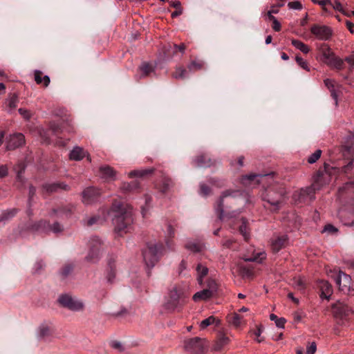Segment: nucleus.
<instances>
[{
  "label": "nucleus",
  "mask_w": 354,
  "mask_h": 354,
  "mask_svg": "<svg viewBox=\"0 0 354 354\" xmlns=\"http://www.w3.org/2000/svg\"><path fill=\"white\" fill-rule=\"evenodd\" d=\"M328 163H324V168L319 169L313 176V184L299 191L295 192L293 194V200L296 203H306L315 199V194L323 185L329 183V174Z\"/></svg>",
  "instance_id": "1"
},
{
  "label": "nucleus",
  "mask_w": 354,
  "mask_h": 354,
  "mask_svg": "<svg viewBox=\"0 0 354 354\" xmlns=\"http://www.w3.org/2000/svg\"><path fill=\"white\" fill-rule=\"evenodd\" d=\"M112 223L114 225V231L119 236L127 233L133 222L132 208L123 202L115 201L112 203Z\"/></svg>",
  "instance_id": "2"
},
{
  "label": "nucleus",
  "mask_w": 354,
  "mask_h": 354,
  "mask_svg": "<svg viewBox=\"0 0 354 354\" xmlns=\"http://www.w3.org/2000/svg\"><path fill=\"white\" fill-rule=\"evenodd\" d=\"M240 194L238 190H226L223 192L217 202L216 211L220 220L225 218H234L240 214L236 209L231 210L232 205L236 201V197Z\"/></svg>",
  "instance_id": "3"
},
{
  "label": "nucleus",
  "mask_w": 354,
  "mask_h": 354,
  "mask_svg": "<svg viewBox=\"0 0 354 354\" xmlns=\"http://www.w3.org/2000/svg\"><path fill=\"white\" fill-rule=\"evenodd\" d=\"M286 194L283 185L274 183L266 187L261 194L262 200L270 205V210L277 212L280 209V205L283 201Z\"/></svg>",
  "instance_id": "4"
},
{
  "label": "nucleus",
  "mask_w": 354,
  "mask_h": 354,
  "mask_svg": "<svg viewBox=\"0 0 354 354\" xmlns=\"http://www.w3.org/2000/svg\"><path fill=\"white\" fill-rule=\"evenodd\" d=\"M164 246L162 243H149L142 250L144 261L148 268H153L162 255Z\"/></svg>",
  "instance_id": "5"
},
{
  "label": "nucleus",
  "mask_w": 354,
  "mask_h": 354,
  "mask_svg": "<svg viewBox=\"0 0 354 354\" xmlns=\"http://www.w3.org/2000/svg\"><path fill=\"white\" fill-rule=\"evenodd\" d=\"M88 252L85 259L91 263H96L104 251L103 241L97 236H92L88 243Z\"/></svg>",
  "instance_id": "6"
},
{
  "label": "nucleus",
  "mask_w": 354,
  "mask_h": 354,
  "mask_svg": "<svg viewBox=\"0 0 354 354\" xmlns=\"http://www.w3.org/2000/svg\"><path fill=\"white\" fill-rule=\"evenodd\" d=\"M354 155V134H350L344 145L335 147L332 152L331 159L337 160L342 158L348 159Z\"/></svg>",
  "instance_id": "7"
},
{
  "label": "nucleus",
  "mask_w": 354,
  "mask_h": 354,
  "mask_svg": "<svg viewBox=\"0 0 354 354\" xmlns=\"http://www.w3.org/2000/svg\"><path fill=\"white\" fill-rule=\"evenodd\" d=\"M183 291L177 287H174L169 292V297L165 304L166 309L170 311L179 310L185 303Z\"/></svg>",
  "instance_id": "8"
},
{
  "label": "nucleus",
  "mask_w": 354,
  "mask_h": 354,
  "mask_svg": "<svg viewBox=\"0 0 354 354\" xmlns=\"http://www.w3.org/2000/svg\"><path fill=\"white\" fill-rule=\"evenodd\" d=\"M185 48L186 46L184 44H181L179 46L171 44L165 45L159 53L158 60L160 62L170 60L178 52L183 54Z\"/></svg>",
  "instance_id": "9"
},
{
  "label": "nucleus",
  "mask_w": 354,
  "mask_h": 354,
  "mask_svg": "<svg viewBox=\"0 0 354 354\" xmlns=\"http://www.w3.org/2000/svg\"><path fill=\"white\" fill-rule=\"evenodd\" d=\"M205 339L194 337L185 342V349L191 353L204 354L207 347Z\"/></svg>",
  "instance_id": "10"
},
{
  "label": "nucleus",
  "mask_w": 354,
  "mask_h": 354,
  "mask_svg": "<svg viewBox=\"0 0 354 354\" xmlns=\"http://www.w3.org/2000/svg\"><path fill=\"white\" fill-rule=\"evenodd\" d=\"M59 304L71 310H80L83 309L84 305L82 302L73 299L71 296L67 295H62L59 297L58 299Z\"/></svg>",
  "instance_id": "11"
},
{
  "label": "nucleus",
  "mask_w": 354,
  "mask_h": 354,
  "mask_svg": "<svg viewBox=\"0 0 354 354\" xmlns=\"http://www.w3.org/2000/svg\"><path fill=\"white\" fill-rule=\"evenodd\" d=\"M101 195L100 191L94 187H89L84 189L82 193V203L86 205H90L98 200Z\"/></svg>",
  "instance_id": "12"
},
{
  "label": "nucleus",
  "mask_w": 354,
  "mask_h": 354,
  "mask_svg": "<svg viewBox=\"0 0 354 354\" xmlns=\"http://www.w3.org/2000/svg\"><path fill=\"white\" fill-rule=\"evenodd\" d=\"M332 310L334 316L336 318L340 319H346L348 317L349 315L353 313V310L348 305L340 301H337V303L333 304Z\"/></svg>",
  "instance_id": "13"
},
{
  "label": "nucleus",
  "mask_w": 354,
  "mask_h": 354,
  "mask_svg": "<svg viewBox=\"0 0 354 354\" xmlns=\"http://www.w3.org/2000/svg\"><path fill=\"white\" fill-rule=\"evenodd\" d=\"M41 188L43 192L48 194L57 193L61 191H69L71 189L68 185L62 182L44 183L42 185Z\"/></svg>",
  "instance_id": "14"
},
{
  "label": "nucleus",
  "mask_w": 354,
  "mask_h": 354,
  "mask_svg": "<svg viewBox=\"0 0 354 354\" xmlns=\"http://www.w3.org/2000/svg\"><path fill=\"white\" fill-rule=\"evenodd\" d=\"M273 175V172L268 174H252L243 176L241 182L245 187L250 186L252 184L260 183L263 178H272Z\"/></svg>",
  "instance_id": "15"
},
{
  "label": "nucleus",
  "mask_w": 354,
  "mask_h": 354,
  "mask_svg": "<svg viewBox=\"0 0 354 354\" xmlns=\"http://www.w3.org/2000/svg\"><path fill=\"white\" fill-rule=\"evenodd\" d=\"M310 30L312 33L320 39L327 40L332 35L330 28L321 24H314Z\"/></svg>",
  "instance_id": "16"
},
{
  "label": "nucleus",
  "mask_w": 354,
  "mask_h": 354,
  "mask_svg": "<svg viewBox=\"0 0 354 354\" xmlns=\"http://www.w3.org/2000/svg\"><path fill=\"white\" fill-rule=\"evenodd\" d=\"M55 337V328L47 324H42L38 328V338L46 342H50Z\"/></svg>",
  "instance_id": "17"
},
{
  "label": "nucleus",
  "mask_w": 354,
  "mask_h": 354,
  "mask_svg": "<svg viewBox=\"0 0 354 354\" xmlns=\"http://www.w3.org/2000/svg\"><path fill=\"white\" fill-rule=\"evenodd\" d=\"M25 143V137L22 133H17L11 135L6 143L8 150H13L21 147Z\"/></svg>",
  "instance_id": "18"
},
{
  "label": "nucleus",
  "mask_w": 354,
  "mask_h": 354,
  "mask_svg": "<svg viewBox=\"0 0 354 354\" xmlns=\"http://www.w3.org/2000/svg\"><path fill=\"white\" fill-rule=\"evenodd\" d=\"M68 157L71 160L75 161L82 160L84 157H86L89 162L91 161V158L88 153L82 147L78 146L73 147V149L69 153Z\"/></svg>",
  "instance_id": "19"
},
{
  "label": "nucleus",
  "mask_w": 354,
  "mask_h": 354,
  "mask_svg": "<svg viewBox=\"0 0 354 354\" xmlns=\"http://www.w3.org/2000/svg\"><path fill=\"white\" fill-rule=\"evenodd\" d=\"M213 160L207 154H201L196 157L193 160V165L197 167H209L213 165Z\"/></svg>",
  "instance_id": "20"
},
{
  "label": "nucleus",
  "mask_w": 354,
  "mask_h": 354,
  "mask_svg": "<svg viewBox=\"0 0 354 354\" xmlns=\"http://www.w3.org/2000/svg\"><path fill=\"white\" fill-rule=\"evenodd\" d=\"M288 244L287 235L279 236L272 240L271 248L273 252L277 253Z\"/></svg>",
  "instance_id": "21"
},
{
  "label": "nucleus",
  "mask_w": 354,
  "mask_h": 354,
  "mask_svg": "<svg viewBox=\"0 0 354 354\" xmlns=\"http://www.w3.org/2000/svg\"><path fill=\"white\" fill-rule=\"evenodd\" d=\"M74 208V205L71 204L63 205L57 208H54L52 209L50 216L55 215L59 217L63 216H68L72 214Z\"/></svg>",
  "instance_id": "22"
},
{
  "label": "nucleus",
  "mask_w": 354,
  "mask_h": 354,
  "mask_svg": "<svg viewBox=\"0 0 354 354\" xmlns=\"http://www.w3.org/2000/svg\"><path fill=\"white\" fill-rule=\"evenodd\" d=\"M335 281L339 289L344 290V288L348 289L350 288L351 279L348 274L339 272Z\"/></svg>",
  "instance_id": "23"
},
{
  "label": "nucleus",
  "mask_w": 354,
  "mask_h": 354,
  "mask_svg": "<svg viewBox=\"0 0 354 354\" xmlns=\"http://www.w3.org/2000/svg\"><path fill=\"white\" fill-rule=\"evenodd\" d=\"M319 288L321 291L320 297L329 299V297L333 293L332 286L328 281L322 280L319 283Z\"/></svg>",
  "instance_id": "24"
},
{
  "label": "nucleus",
  "mask_w": 354,
  "mask_h": 354,
  "mask_svg": "<svg viewBox=\"0 0 354 354\" xmlns=\"http://www.w3.org/2000/svg\"><path fill=\"white\" fill-rule=\"evenodd\" d=\"M120 188L125 194L133 193L140 190V185L139 181L133 180L131 183H123Z\"/></svg>",
  "instance_id": "25"
},
{
  "label": "nucleus",
  "mask_w": 354,
  "mask_h": 354,
  "mask_svg": "<svg viewBox=\"0 0 354 354\" xmlns=\"http://www.w3.org/2000/svg\"><path fill=\"white\" fill-rule=\"evenodd\" d=\"M50 223L46 220H40L29 226V229L33 231H40L45 233L49 232Z\"/></svg>",
  "instance_id": "26"
},
{
  "label": "nucleus",
  "mask_w": 354,
  "mask_h": 354,
  "mask_svg": "<svg viewBox=\"0 0 354 354\" xmlns=\"http://www.w3.org/2000/svg\"><path fill=\"white\" fill-rule=\"evenodd\" d=\"M174 185L172 180L165 175L162 176V180L156 185V188L162 194L167 193Z\"/></svg>",
  "instance_id": "27"
},
{
  "label": "nucleus",
  "mask_w": 354,
  "mask_h": 354,
  "mask_svg": "<svg viewBox=\"0 0 354 354\" xmlns=\"http://www.w3.org/2000/svg\"><path fill=\"white\" fill-rule=\"evenodd\" d=\"M229 342L230 339L225 335V334L222 332L218 333L217 339L214 346V350L221 351L225 345L229 343Z\"/></svg>",
  "instance_id": "28"
},
{
  "label": "nucleus",
  "mask_w": 354,
  "mask_h": 354,
  "mask_svg": "<svg viewBox=\"0 0 354 354\" xmlns=\"http://www.w3.org/2000/svg\"><path fill=\"white\" fill-rule=\"evenodd\" d=\"M43 73L39 70H35L34 71V80L37 84H43L44 87H47L50 82V77L48 75H44L42 77Z\"/></svg>",
  "instance_id": "29"
},
{
  "label": "nucleus",
  "mask_w": 354,
  "mask_h": 354,
  "mask_svg": "<svg viewBox=\"0 0 354 354\" xmlns=\"http://www.w3.org/2000/svg\"><path fill=\"white\" fill-rule=\"evenodd\" d=\"M153 171H154L153 168H148V169H140V170H139V169L133 170L129 172V176L130 178H136V177L145 178L149 176H151L153 173Z\"/></svg>",
  "instance_id": "30"
},
{
  "label": "nucleus",
  "mask_w": 354,
  "mask_h": 354,
  "mask_svg": "<svg viewBox=\"0 0 354 354\" xmlns=\"http://www.w3.org/2000/svg\"><path fill=\"white\" fill-rule=\"evenodd\" d=\"M155 67L150 63L143 62L139 67L141 77L149 76L154 72Z\"/></svg>",
  "instance_id": "31"
},
{
  "label": "nucleus",
  "mask_w": 354,
  "mask_h": 354,
  "mask_svg": "<svg viewBox=\"0 0 354 354\" xmlns=\"http://www.w3.org/2000/svg\"><path fill=\"white\" fill-rule=\"evenodd\" d=\"M220 324L221 321L219 319L216 318L214 316H210L201 322L200 327L201 329H205L207 326L211 325H215L216 326H218Z\"/></svg>",
  "instance_id": "32"
},
{
  "label": "nucleus",
  "mask_w": 354,
  "mask_h": 354,
  "mask_svg": "<svg viewBox=\"0 0 354 354\" xmlns=\"http://www.w3.org/2000/svg\"><path fill=\"white\" fill-rule=\"evenodd\" d=\"M319 51L322 53L326 63V61H329L335 55L334 53L331 51L330 47L326 44H323L320 46Z\"/></svg>",
  "instance_id": "33"
},
{
  "label": "nucleus",
  "mask_w": 354,
  "mask_h": 354,
  "mask_svg": "<svg viewBox=\"0 0 354 354\" xmlns=\"http://www.w3.org/2000/svg\"><path fill=\"white\" fill-rule=\"evenodd\" d=\"M213 293L210 292L207 288L203 290L197 292L193 297L194 301L204 300L209 299L213 296Z\"/></svg>",
  "instance_id": "34"
},
{
  "label": "nucleus",
  "mask_w": 354,
  "mask_h": 354,
  "mask_svg": "<svg viewBox=\"0 0 354 354\" xmlns=\"http://www.w3.org/2000/svg\"><path fill=\"white\" fill-rule=\"evenodd\" d=\"M324 84L330 90V95L335 100V104H337V93L335 89L336 84L335 81L330 79H326L324 80Z\"/></svg>",
  "instance_id": "35"
},
{
  "label": "nucleus",
  "mask_w": 354,
  "mask_h": 354,
  "mask_svg": "<svg viewBox=\"0 0 354 354\" xmlns=\"http://www.w3.org/2000/svg\"><path fill=\"white\" fill-rule=\"evenodd\" d=\"M26 166L24 162H19L14 168L17 172V181L23 184L24 183V178L22 176V174L24 172Z\"/></svg>",
  "instance_id": "36"
},
{
  "label": "nucleus",
  "mask_w": 354,
  "mask_h": 354,
  "mask_svg": "<svg viewBox=\"0 0 354 354\" xmlns=\"http://www.w3.org/2000/svg\"><path fill=\"white\" fill-rule=\"evenodd\" d=\"M326 64L337 70L343 68L344 65V60L337 57L335 55H334L329 61H326Z\"/></svg>",
  "instance_id": "37"
},
{
  "label": "nucleus",
  "mask_w": 354,
  "mask_h": 354,
  "mask_svg": "<svg viewBox=\"0 0 354 354\" xmlns=\"http://www.w3.org/2000/svg\"><path fill=\"white\" fill-rule=\"evenodd\" d=\"M196 272L198 274V282L200 285L203 284V278L208 273V268L201 263H198L196 267Z\"/></svg>",
  "instance_id": "38"
},
{
  "label": "nucleus",
  "mask_w": 354,
  "mask_h": 354,
  "mask_svg": "<svg viewBox=\"0 0 354 354\" xmlns=\"http://www.w3.org/2000/svg\"><path fill=\"white\" fill-rule=\"evenodd\" d=\"M185 248L193 252H200L203 248V245L200 242L188 241L185 244Z\"/></svg>",
  "instance_id": "39"
},
{
  "label": "nucleus",
  "mask_w": 354,
  "mask_h": 354,
  "mask_svg": "<svg viewBox=\"0 0 354 354\" xmlns=\"http://www.w3.org/2000/svg\"><path fill=\"white\" fill-rule=\"evenodd\" d=\"M242 317L237 313L229 315L227 317V320L229 324L234 325L236 327H239L241 325V320Z\"/></svg>",
  "instance_id": "40"
},
{
  "label": "nucleus",
  "mask_w": 354,
  "mask_h": 354,
  "mask_svg": "<svg viewBox=\"0 0 354 354\" xmlns=\"http://www.w3.org/2000/svg\"><path fill=\"white\" fill-rule=\"evenodd\" d=\"M266 258V254L265 252H257L254 254L252 257L245 258L244 260L248 262L255 261L261 263Z\"/></svg>",
  "instance_id": "41"
},
{
  "label": "nucleus",
  "mask_w": 354,
  "mask_h": 354,
  "mask_svg": "<svg viewBox=\"0 0 354 354\" xmlns=\"http://www.w3.org/2000/svg\"><path fill=\"white\" fill-rule=\"evenodd\" d=\"M222 245L225 248H229L232 250H238V244L234 239H227L222 241Z\"/></svg>",
  "instance_id": "42"
},
{
  "label": "nucleus",
  "mask_w": 354,
  "mask_h": 354,
  "mask_svg": "<svg viewBox=\"0 0 354 354\" xmlns=\"http://www.w3.org/2000/svg\"><path fill=\"white\" fill-rule=\"evenodd\" d=\"M292 44L297 48L299 49L304 53H308L309 51V48L308 47V46L299 40L292 39Z\"/></svg>",
  "instance_id": "43"
},
{
  "label": "nucleus",
  "mask_w": 354,
  "mask_h": 354,
  "mask_svg": "<svg viewBox=\"0 0 354 354\" xmlns=\"http://www.w3.org/2000/svg\"><path fill=\"white\" fill-rule=\"evenodd\" d=\"M73 264H66L61 270L60 274L62 279H66L73 270Z\"/></svg>",
  "instance_id": "44"
},
{
  "label": "nucleus",
  "mask_w": 354,
  "mask_h": 354,
  "mask_svg": "<svg viewBox=\"0 0 354 354\" xmlns=\"http://www.w3.org/2000/svg\"><path fill=\"white\" fill-rule=\"evenodd\" d=\"M106 220V217L105 216H104L103 218L100 217V216H94L88 219L87 225L91 226L96 223L102 224Z\"/></svg>",
  "instance_id": "45"
},
{
  "label": "nucleus",
  "mask_w": 354,
  "mask_h": 354,
  "mask_svg": "<svg viewBox=\"0 0 354 354\" xmlns=\"http://www.w3.org/2000/svg\"><path fill=\"white\" fill-rule=\"evenodd\" d=\"M239 232L243 235L245 241L248 240L249 235L247 230V220L244 218H242V224L239 226Z\"/></svg>",
  "instance_id": "46"
},
{
  "label": "nucleus",
  "mask_w": 354,
  "mask_h": 354,
  "mask_svg": "<svg viewBox=\"0 0 354 354\" xmlns=\"http://www.w3.org/2000/svg\"><path fill=\"white\" fill-rule=\"evenodd\" d=\"M187 71L183 67H177L176 71L172 73V77L176 79H184Z\"/></svg>",
  "instance_id": "47"
},
{
  "label": "nucleus",
  "mask_w": 354,
  "mask_h": 354,
  "mask_svg": "<svg viewBox=\"0 0 354 354\" xmlns=\"http://www.w3.org/2000/svg\"><path fill=\"white\" fill-rule=\"evenodd\" d=\"M64 230L63 225L59 222H55L53 224H50L49 232H52L55 234H59Z\"/></svg>",
  "instance_id": "48"
},
{
  "label": "nucleus",
  "mask_w": 354,
  "mask_h": 354,
  "mask_svg": "<svg viewBox=\"0 0 354 354\" xmlns=\"http://www.w3.org/2000/svg\"><path fill=\"white\" fill-rule=\"evenodd\" d=\"M203 66V62L202 61L194 60L188 65V69L190 71H195L201 69Z\"/></svg>",
  "instance_id": "49"
},
{
  "label": "nucleus",
  "mask_w": 354,
  "mask_h": 354,
  "mask_svg": "<svg viewBox=\"0 0 354 354\" xmlns=\"http://www.w3.org/2000/svg\"><path fill=\"white\" fill-rule=\"evenodd\" d=\"M322 150L317 149L313 154H311L308 158V162L310 164L315 163L321 156Z\"/></svg>",
  "instance_id": "50"
},
{
  "label": "nucleus",
  "mask_w": 354,
  "mask_h": 354,
  "mask_svg": "<svg viewBox=\"0 0 354 354\" xmlns=\"http://www.w3.org/2000/svg\"><path fill=\"white\" fill-rule=\"evenodd\" d=\"M99 171L101 178H102L106 179L111 176V168L109 166L101 167Z\"/></svg>",
  "instance_id": "51"
},
{
  "label": "nucleus",
  "mask_w": 354,
  "mask_h": 354,
  "mask_svg": "<svg viewBox=\"0 0 354 354\" xmlns=\"http://www.w3.org/2000/svg\"><path fill=\"white\" fill-rule=\"evenodd\" d=\"M209 290L213 294L216 293L218 286L215 280L214 279H208L207 281V287Z\"/></svg>",
  "instance_id": "52"
},
{
  "label": "nucleus",
  "mask_w": 354,
  "mask_h": 354,
  "mask_svg": "<svg viewBox=\"0 0 354 354\" xmlns=\"http://www.w3.org/2000/svg\"><path fill=\"white\" fill-rule=\"evenodd\" d=\"M338 230L337 227L331 224H327L324 226L322 233H327L328 234H335L337 232Z\"/></svg>",
  "instance_id": "53"
},
{
  "label": "nucleus",
  "mask_w": 354,
  "mask_h": 354,
  "mask_svg": "<svg viewBox=\"0 0 354 354\" xmlns=\"http://www.w3.org/2000/svg\"><path fill=\"white\" fill-rule=\"evenodd\" d=\"M17 212V209L7 210L1 214V220H7L13 217Z\"/></svg>",
  "instance_id": "54"
},
{
  "label": "nucleus",
  "mask_w": 354,
  "mask_h": 354,
  "mask_svg": "<svg viewBox=\"0 0 354 354\" xmlns=\"http://www.w3.org/2000/svg\"><path fill=\"white\" fill-rule=\"evenodd\" d=\"M296 62L298 64V65H299L300 67H301L303 69L306 70L308 71H310V67L308 66V62L304 60L302 57L297 56Z\"/></svg>",
  "instance_id": "55"
},
{
  "label": "nucleus",
  "mask_w": 354,
  "mask_h": 354,
  "mask_svg": "<svg viewBox=\"0 0 354 354\" xmlns=\"http://www.w3.org/2000/svg\"><path fill=\"white\" fill-rule=\"evenodd\" d=\"M36 193V188L33 185L29 186L28 204L31 206L32 201Z\"/></svg>",
  "instance_id": "56"
},
{
  "label": "nucleus",
  "mask_w": 354,
  "mask_h": 354,
  "mask_svg": "<svg viewBox=\"0 0 354 354\" xmlns=\"http://www.w3.org/2000/svg\"><path fill=\"white\" fill-rule=\"evenodd\" d=\"M210 188L204 183L200 185V194L204 196H207L210 193Z\"/></svg>",
  "instance_id": "57"
},
{
  "label": "nucleus",
  "mask_w": 354,
  "mask_h": 354,
  "mask_svg": "<svg viewBox=\"0 0 354 354\" xmlns=\"http://www.w3.org/2000/svg\"><path fill=\"white\" fill-rule=\"evenodd\" d=\"M50 129L53 131L55 134H58L61 132V127L60 125L55 122H51L50 123Z\"/></svg>",
  "instance_id": "58"
},
{
  "label": "nucleus",
  "mask_w": 354,
  "mask_h": 354,
  "mask_svg": "<svg viewBox=\"0 0 354 354\" xmlns=\"http://www.w3.org/2000/svg\"><path fill=\"white\" fill-rule=\"evenodd\" d=\"M19 114L26 120H28L30 119L32 114L29 110L20 108L18 110Z\"/></svg>",
  "instance_id": "59"
},
{
  "label": "nucleus",
  "mask_w": 354,
  "mask_h": 354,
  "mask_svg": "<svg viewBox=\"0 0 354 354\" xmlns=\"http://www.w3.org/2000/svg\"><path fill=\"white\" fill-rule=\"evenodd\" d=\"M112 348L116 349L119 352H124L125 351L124 345L118 341L112 342Z\"/></svg>",
  "instance_id": "60"
},
{
  "label": "nucleus",
  "mask_w": 354,
  "mask_h": 354,
  "mask_svg": "<svg viewBox=\"0 0 354 354\" xmlns=\"http://www.w3.org/2000/svg\"><path fill=\"white\" fill-rule=\"evenodd\" d=\"M344 61L350 65V71L354 68V52L344 58Z\"/></svg>",
  "instance_id": "61"
},
{
  "label": "nucleus",
  "mask_w": 354,
  "mask_h": 354,
  "mask_svg": "<svg viewBox=\"0 0 354 354\" xmlns=\"http://www.w3.org/2000/svg\"><path fill=\"white\" fill-rule=\"evenodd\" d=\"M18 102V97L16 95H13L8 100V106L10 109L16 108Z\"/></svg>",
  "instance_id": "62"
},
{
  "label": "nucleus",
  "mask_w": 354,
  "mask_h": 354,
  "mask_svg": "<svg viewBox=\"0 0 354 354\" xmlns=\"http://www.w3.org/2000/svg\"><path fill=\"white\" fill-rule=\"evenodd\" d=\"M288 6L290 9L292 10H300L302 7L299 1H292L289 2Z\"/></svg>",
  "instance_id": "63"
},
{
  "label": "nucleus",
  "mask_w": 354,
  "mask_h": 354,
  "mask_svg": "<svg viewBox=\"0 0 354 354\" xmlns=\"http://www.w3.org/2000/svg\"><path fill=\"white\" fill-rule=\"evenodd\" d=\"M45 266L44 263L42 261H37L34 267V272L39 273Z\"/></svg>",
  "instance_id": "64"
}]
</instances>
